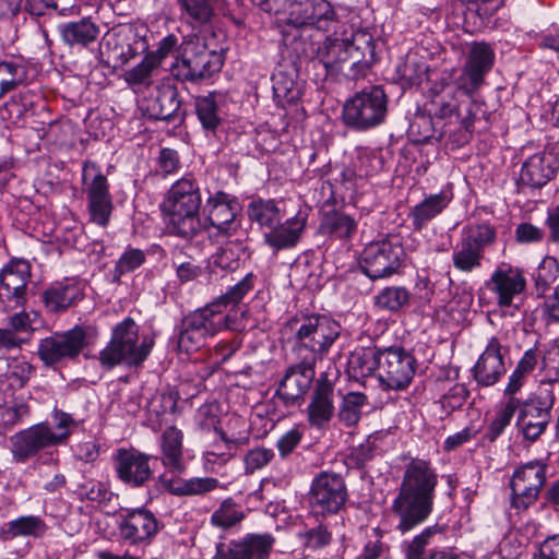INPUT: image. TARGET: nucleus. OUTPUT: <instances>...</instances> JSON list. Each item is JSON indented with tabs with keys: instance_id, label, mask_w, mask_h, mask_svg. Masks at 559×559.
Here are the masks:
<instances>
[{
	"instance_id": "f257e3e1",
	"label": "nucleus",
	"mask_w": 559,
	"mask_h": 559,
	"mask_svg": "<svg viewBox=\"0 0 559 559\" xmlns=\"http://www.w3.org/2000/svg\"><path fill=\"white\" fill-rule=\"evenodd\" d=\"M437 485L438 475L430 462L412 459L391 504L399 533L407 534L429 519L433 511Z\"/></svg>"
},
{
	"instance_id": "f03ea898",
	"label": "nucleus",
	"mask_w": 559,
	"mask_h": 559,
	"mask_svg": "<svg viewBox=\"0 0 559 559\" xmlns=\"http://www.w3.org/2000/svg\"><path fill=\"white\" fill-rule=\"evenodd\" d=\"M202 203L199 183L192 177H183L171 185L162 203L171 234L192 239L200 230Z\"/></svg>"
},
{
	"instance_id": "7ed1b4c3",
	"label": "nucleus",
	"mask_w": 559,
	"mask_h": 559,
	"mask_svg": "<svg viewBox=\"0 0 559 559\" xmlns=\"http://www.w3.org/2000/svg\"><path fill=\"white\" fill-rule=\"evenodd\" d=\"M264 12L273 14L277 23L296 28L313 27L328 32L337 22V14L329 0H252Z\"/></svg>"
},
{
	"instance_id": "20e7f679",
	"label": "nucleus",
	"mask_w": 559,
	"mask_h": 559,
	"mask_svg": "<svg viewBox=\"0 0 559 559\" xmlns=\"http://www.w3.org/2000/svg\"><path fill=\"white\" fill-rule=\"evenodd\" d=\"M153 344L148 337L140 341L139 325L133 319L126 318L112 329L110 341L99 352L98 360L107 370L119 365L139 367L151 354Z\"/></svg>"
},
{
	"instance_id": "39448f33",
	"label": "nucleus",
	"mask_w": 559,
	"mask_h": 559,
	"mask_svg": "<svg viewBox=\"0 0 559 559\" xmlns=\"http://www.w3.org/2000/svg\"><path fill=\"white\" fill-rule=\"evenodd\" d=\"M474 91L466 88V82H435L428 92V100L425 104L429 115L452 120L465 115H478L483 105L473 99Z\"/></svg>"
},
{
	"instance_id": "423d86ee",
	"label": "nucleus",
	"mask_w": 559,
	"mask_h": 559,
	"mask_svg": "<svg viewBox=\"0 0 559 559\" xmlns=\"http://www.w3.org/2000/svg\"><path fill=\"white\" fill-rule=\"evenodd\" d=\"M388 95L381 86L357 92L346 100L342 118L355 131H367L384 122L388 115Z\"/></svg>"
},
{
	"instance_id": "0eeeda50",
	"label": "nucleus",
	"mask_w": 559,
	"mask_h": 559,
	"mask_svg": "<svg viewBox=\"0 0 559 559\" xmlns=\"http://www.w3.org/2000/svg\"><path fill=\"white\" fill-rule=\"evenodd\" d=\"M347 500L348 490L341 474L322 471L313 477L308 492L312 513L322 518L336 515L345 510Z\"/></svg>"
},
{
	"instance_id": "6e6552de",
	"label": "nucleus",
	"mask_w": 559,
	"mask_h": 559,
	"mask_svg": "<svg viewBox=\"0 0 559 559\" xmlns=\"http://www.w3.org/2000/svg\"><path fill=\"white\" fill-rule=\"evenodd\" d=\"M294 323L296 347L309 350L313 359H323L342 332L341 324L325 316L312 314Z\"/></svg>"
},
{
	"instance_id": "1a4fd4ad",
	"label": "nucleus",
	"mask_w": 559,
	"mask_h": 559,
	"mask_svg": "<svg viewBox=\"0 0 559 559\" xmlns=\"http://www.w3.org/2000/svg\"><path fill=\"white\" fill-rule=\"evenodd\" d=\"M405 259V251L397 236H389L368 243L360 257L361 271L372 281L397 273Z\"/></svg>"
},
{
	"instance_id": "9d476101",
	"label": "nucleus",
	"mask_w": 559,
	"mask_h": 559,
	"mask_svg": "<svg viewBox=\"0 0 559 559\" xmlns=\"http://www.w3.org/2000/svg\"><path fill=\"white\" fill-rule=\"evenodd\" d=\"M222 66L221 55L207 49L199 38H190L181 44L180 57L174 68L183 81L195 82L212 76Z\"/></svg>"
},
{
	"instance_id": "9b49d317",
	"label": "nucleus",
	"mask_w": 559,
	"mask_h": 559,
	"mask_svg": "<svg viewBox=\"0 0 559 559\" xmlns=\"http://www.w3.org/2000/svg\"><path fill=\"white\" fill-rule=\"evenodd\" d=\"M207 214L209 233L215 238L246 236L241 228L240 204L235 195L224 191L211 194L204 206Z\"/></svg>"
},
{
	"instance_id": "f8f14e48",
	"label": "nucleus",
	"mask_w": 559,
	"mask_h": 559,
	"mask_svg": "<svg viewBox=\"0 0 559 559\" xmlns=\"http://www.w3.org/2000/svg\"><path fill=\"white\" fill-rule=\"evenodd\" d=\"M94 334V330L81 325L64 333H55L39 342L38 356L48 367L74 359L88 345Z\"/></svg>"
},
{
	"instance_id": "ddd939ff",
	"label": "nucleus",
	"mask_w": 559,
	"mask_h": 559,
	"mask_svg": "<svg viewBox=\"0 0 559 559\" xmlns=\"http://www.w3.org/2000/svg\"><path fill=\"white\" fill-rule=\"evenodd\" d=\"M82 182L88 200L91 221L102 227L109 223L112 201L109 185L99 166L91 160L83 163Z\"/></svg>"
},
{
	"instance_id": "4468645a",
	"label": "nucleus",
	"mask_w": 559,
	"mask_h": 559,
	"mask_svg": "<svg viewBox=\"0 0 559 559\" xmlns=\"http://www.w3.org/2000/svg\"><path fill=\"white\" fill-rule=\"evenodd\" d=\"M416 367L415 357L405 348L384 347L381 353L378 379L388 390H404L411 384Z\"/></svg>"
},
{
	"instance_id": "2eb2a0df",
	"label": "nucleus",
	"mask_w": 559,
	"mask_h": 559,
	"mask_svg": "<svg viewBox=\"0 0 559 559\" xmlns=\"http://www.w3.org/2000/svg\"><path fill=\"white\" fill-rule=\"evenodd\" d=\"M546 465L528 462L513 473L510 481L511 506L518 512L526 511L534 506L546 481Z\"/></svg>"
},
{
	"instance_id": "dca6fc26",
	"label": "nucleus",
	"mask_w": 559,
	"mask_h": 559,
	"mask_svg": "<svg viewBox=\"0 0 559 559\" xmlns=\"http://www.w3.org/2000/svg\"><path fill=\"white\" fill-rule=\"evenodd\" d=\"M152 456L134 448H119L112 457L114 469L120 483L131 489L147 487L154 479Z\"/></svg>"
},
{
	"instance_id": "f3484780",
	"label": "nucleus",
	"mask_w": 559,
	"mask_h": 559,
	"mask_svg": "<svg viewBox=\"0 0 559 559\" xmlns=\"http://www.w3.org/2000/svg\"><path fill=\"white\" fill-rule=\"evenodd\" d=\"M554 404L555 395L549 388H542L535 399L521 403L516 424L525 439L535 441L546 430Z\"/></svg>"
},
{
	"instance_id": "a211bd4d",
	"label": "nucleus",
	"mask_w": 559,
	"mask_h": 559,
	"mask_svg": "<svg viewBox=\"0 0 559 559\" xmlns=\"http://www.w3.org/2000/svg\"><path fill=\"white\" fill-rule=\"evenodd\" d=\"M69 437L68 431L55 432L47 424H37L10 438L15 462L24 463L40 450L57 445Z\"/></svg>"
},
{
	"instance_id": "6ab92c4d",
	"label": "nucleus",
	"mask_w": 559,
	"mask_h": 559,
	"mask_svg": "<svg viewBox=\"0 0 559 559\" xmlns=\"http://www.w3.org/2000/svg\"><path fill=\"white\" fill-rule=\"evenodd\" d=\"M31 278V267L25 261H13L0 272V308L10 311L22 307L26 301V289Z\"/></svg>"
},
{
	"instance_id": "aec40b11",
	"label": "nucleus",
	"mask_w": 559,
	"mask_h": 559,
	"mask_svg": "<svg viewBox=\"0 0 559 559\" xmlns=\"http://www.w3.org/2000/svg\"><path fill=\"white\" fill-rule=\"evenodd\" d=\"M316 371L313 364L304 360L288 366L280 381L275 395L285 406L299 405L311 388Z\"/></svg>"
},
{
	"instance_id": "412c9836",
	"label": "nucleus",
	"mask_w": 559,
	"mask_h": 559,
	"mask_svg": "<svg viewBox=\"0 0 559 559\" xmlns=\"http://www.w3.org/2000/svg\"><path fill=\"white\" fill-rule=\"evenodd\" d=\"M159 528L156 515L143 507L127 510L118 523L120 538L132 546L150 544Z\"/></svg>"
},
{
	"instance_id": "4be33fe9",
	"label": "nucleus",
	"mask_w": 559,
	"mask_h": 559,
	"mask_svg": "<svg viewBox=\"0 0 559 559\" xmlns=\"http://www.w3.org/2000/svg\"><path fill=\"white\" fill-rule=\"evenodd\" d=\"M206 307L194 310L185 316L176 328L177 348L189 354L201 348L207 337L215 335L213 321H211Z\"/></svg>"
},
{
	"instance_id": "5701e85b",
	"label": "nucleus",
	"mask_w": 559,
	"mask_h": 559,
	"mask_svg": "<svg viewBox=\"0 0 559 559\" xmlns=\"http://www.w3.org/2000/svg\"><path fill=\"white\" fill-rule=\"evenodd\" d=\"M559 170V158L548 150L528 156L522 164L516 181L518 190L542 189Z\"/></svg>"
},
{
	"instance_id": "b1692460",
	"label": "nucleus",
	"mask_w": 559,
	"mask_h": 559,
	"mask_svg": "<svg viewBox=\"0 0 559 559\" xmlns=\"http://www.w3.org/2000/svg\"><path fill=\"white\" fill-rule=\"evenodd\" d=\"M486 286L497 296V305L507 308L512 306L513 299L525 290L526 280L519 267L501 263L491 273Z\"/></svg>"
},
{
	"instance_id": "393cba45",
	"label": "nucleus",
	"mask_w": 559,
	"mask_h": 559,
	"mask_svg": "<svg viewBox=\"0 0 559 559\" xmlns=\"http://www.w3.org/2000/svg\"><path fill=\"white\" fill-rule=\"evenodd\" d=\"M145 111L155 120L178 121L183 120L179 92L171 82H162L155 87L154 93L145 99Z\"/></svg>"
},
{
	"instance_id": "a878e982",
	"label": "nucleus",
	"mask_w": 559,
	"mask_h": 559,
	"mask_svg": "<svg viewBox=\"0 0 559 559\" xmlns=\"http://www.w3.org/2000/svg\"><path fill=\"white\" fill-rule=\"evenodd\" d=\"M502 345L497 337H491L473 367V378L480 386H492L506 374Z\"/></svg>"
},
{
	"instance_id": "bb28decb",
	"label": "nucleus",
	"mask_w": 559,
	"mask_h": 559,
	"mask_svg": "<svg viewBox=\"0 0 559 559\" xmlns=\"http://www.w3.org/2000/svg\"><path fill=\"white\" fill-rule=\"evenodd\" d=\"M493 48L485 41H475L459 80L466 82V88L475 92L484 83V78L493 67Z\"/></svg>"
},
{
	"instance_id": "cd10ccee",
	"label": "nucleus",
	"mask_w": 559,
	"mask_h": 559,
	"mask_svg": "<svg viewBox=\"0 0 559 559\" xmlns=\"http://www.w3.org/2000/svg\"><path fill=\"white\" fill-rule=\"evenodd\" d=\"M333 397V383L326 377L318 379L307 406V419L311 427L325 429L329 426L335 412Z\"/></svg>"
},
{
	"instance_id": "c85d7f7f",
	"label": "nucleus",
	"mask_w": 559,
	"mask_h": 559,
	"mask_svg": "<svg viewBox=\"0 0 559 559\" xmlns=\"http://www.w3.org/2000/svg\"><path fill=\"white\" fill-rule=\"evenodd\" d=\"M308 210L300 209L295 216L278 223L264 233L265 243L275 251L295 248L300 241L308 222Z\"/></svg>"
},
{
	"instance_id": "c756f323",
	"label": "nucleus",
	"mask_w": 559,
	"mask_h": 559,
	"mask_svg": "<svg viewBox=\"0 0 559 559\" xmlns=\"http://www.w3.org/2000/svg\"><path fill=\"white\" fill-rule=\"evenodd\" d=\"M349 46L352 49V66L347 76L352 80L365 78L376 62L373 36L367 31L359 29L352 35Z\"/></svg>"
},
{
	"instance_id": "7c9ffc66",
	"label": "nucleus",
	"mask_w": 559,
	"mask_h": 559,
	"mask_svg": "<svg viewBox=\"0 0 559 559\" xmlns=\"http://www.w3.org/2000/svg\"><path fill=\"white\" fill-rule=\"evenodd\" d=\"M159 450L162 465L175 474H182L187 469L183 456V432L176 426H168L159 436Z\"/></svg>"
},
{
	"instance_id": "2f4dec72",
	"label": "nucleus",
	"mask_w": 559,
	"mask_h": 559,
	"mask_svg": "<svg viewBox=\"0 0 559 559\" xmlns=\"http://www.w3.org/2000/svg\"><path fill=\"white\" fill-rule=\"evenodd\" d=\"M157 481L162 489L177 497L202 496L219 486L218 479L214 477L168 478L166 473L160 474Z\"/></svg>"
},
{
	"instance_id": "473e14b6",
	"label": "nucleus",
	"mask_w": 559,
	"mask_h": 559,
	"mask_svg": "<svg viewBox=\"0 0 559 559\" xmlns=\"http://www.w3.org/2000/svg\"><path fill=\"white\" fill-rule=\"evenodd\" d=\"M349 39H326L319 58L313 61L314 67H321L325 76H333L341 72L345 63L352 66Z\"/></svg>"
},
{
	"instance_id": "72a5a7b5",
	"label": "nucleus",
	"mask_w": 559,
	"mask_h": 559,
	"mask_svg": "<svg viewBox=\"0 0 559 559\" xmlns=\"http://www.w3.org/2000/svg\"><path fill=\"white\" fill-rule=\"evenodd\" d=\"M452 201V194L445 191L426 195L423 201L414 205L408 217L414 230L424 229L429 222L440 215Z\"/></svg>"
},
{
	"instance_id": "f704fd0d",
	"label": "nucleus",
	"mask_w": 559,
	"mask_h": 559,
	"mask_svg": "<svg viewBox=\"0 0 559 559\" xmlns=\"http://www.w3.org/2000/svg\"><path fill=\"white\" fill-rule=\"evenodd\" d=\"M234 237V240L227 241L210 257L209 267L212 272H215V269L234 272L240 266L241 260L249 257L246 236Z\"/></svg>"
},
{
	"instance_id": "c9c22d12",
	"label": "nucleus",
	"mask_w": 559,
	"mask_h": 559,
	"mask_svg": "<svg viewBox=\"0 0 559 559\" xmlns=\"http://www.w3.org/2000/svg\"><path fill=\"white\" fill-rule=\"evenodd\" d=\"M357 221L349 214L331 210L323 213L319 233L334 240L348 241L356 235Z\"/></svg>"
},
{
	"instance_id": "e433bc0d",
	"label": "nucleus",
	"mask_w": 559,
	"mask_h": 559,
	"mask_svg": "<svg viewBox=\"0 0 559 559\" xmlns=\"http://www.w3.org/2000/svg\"><path fill=\"white\" fill-rule=\"evenodd\" d=\"M205 307L207 313L210 314L209 317L211 321L215 323V334L223 330L236 331L245 328L243 319L247 313L245 306H230L228 304L214 300L211 304L206 305Z\"/></svg>"
},
{
	"instance_id": "4c0bfd02",
	"label": "nucleus",
	"mask_w": 559,
	"mask_h": 559,
	"mask_svg": "<svg viewBox=\"0 0 559 559\" xmlns=\"http://www.w3.org/2000/svg\"><path fill=\"white\" fill-rule=\"evenodd\" d=\"M382 348L376 346H358L349 353L347 359V372L354 378H365L377 372L379 376V366Z\"/></svg>"
},
{
	"instance_id": "58836bf2",
	"label": "nucleus",
	"mask_w": 559,
	"mask_h": 559,
	"mask_svg": "<svg viewBox=\"0 0 559 559\" xmlns=\"http://www.w3.org/2000/svg\"><path fill=\"white\" fill-rule=\"evenodd\" d=\"M58 31L64 44L87 47L97 39L100 29L90 17H83L60 24Z\"/></svg>"
},
{
	"instance_id": "ea45409f",
	"label": "nucleus",
	"mask_w": 559,
	"mask_h": 559,
	"mask_svg": "<svg viewBox=\"0 0 559 559\" xmlns=\"http://www.w3.org/2000/svg\"><path fill=\"white\" fill-rule=\"evenodd\" d=\"M83 296L81 286L71 280L57 282L44 293L46 307L53 312L71 307Z\"/></svg>"
},
{
	"instance_id": "a19ab883",
	"label": "nucleus",
	"mask_w": 559,
	"mask_h": 559,
	"mask_svg": "<svg viewBox=\"0 0 559 559\" xmlns=\"http://www.w3.org/2000/svg\"><path fill=\"white\" fill-rule=\"evenodd\" d=\"M247 215L250 222L258 224L261 228L271 229L282 222L284 211L281 202L274 199H253L247 205Z\"/></svg>"
},
{
	"instance_id": "79ce46f5",
	"label": "nucleus",
	"mask_w": 559,
	"mask_h": 559,
	"mask_svg": "<svg viewBox=\"0 0 559 559\" xmlns=\"http://www.w3.org/2000/svg\"><path fill=\"white\" fill-rule=\"evenodd\" d=\"M217 98L216 93H209L207 95L198 96L194 99V109L198 120L206 134L211 135L216 134L224 121Z\"/></svg>"
},
{
	"instance_id": "37998d69",
	"label": "nucleus",
	"mask_w": 559,
	"mask_h": 559,
	"mask_svg": "<svg viewBox=\"0 0 559 559\" xmlns=\"http://www.w3.org/2000/svg\"><path fill=\"white\" fill-rule=\"evenodd\" d=\"M218 419L216 416H211L209 419L201 423L203 428H213L214 431L219 436L222 443L213 442L210 448L204 452V459L207 462L219 459L222 462H227L233 455L234 451L242 443L239 438H229L226 432L217 426Z\"/></svg>"
},
{
	"instance_id": "c03bdc74",
	"label": "nucleus",
	"mask_w": 559,
	"mask_h": 559,
	"mask_svg": "<svg viewBox=\"0 0 559 559\" xmlns=\"http://www.w3.org/2000/svg\"><path fill=\"white\" fill-rule=\"evenodd\" d=\"M477 115H465L457 120H448L443 126L442 136L454 147L467 144L474 132V122Z\"/></svg>"
},
{
	"instance_id": "a18cd8bd",
	"label": "nucleus",
	"mask_w": 559,
	"mask_h": 559,
	"mask_svg": "<svg viewBox=\"0 0 559 559\" xmlns=\"http://www.w3.org/2000/svg\"><path fill=\"white\" fill-rule=\"evenodd\" d=\"M428 66L423 57L415 52H408L404 60L396 67V74L405 86L418 85L426 78Z\"/></svg>"
},
{
	"instance_id": "49530a36",
	"label": "nucleus",
	"mask_w": 559,
	"mask_h": 559,
	"mask_svg": "<svg viewBox=\"0 0 559 559\" xmlns=\"http://www.w3.org/2000/svg\"><path fill=\"white\" fill-rule=\"evenodd\" d=\"M181 17L192 26L210 23L214 10L212 0H177Z\"/></svg>"
},
{
	"instance_id": "de8ad7c7",
	"label": "nucleus",
	"mask_w": 559,
	"mask_h": 559,
	"mask_svg": "<svg viewBox=\"0 0 559 559\" xmlns=\"http://www.w3.org/2000/svg\"><path fill=\"white\" fill-rule=\"evenodd\" d=\"M27 80V68L24 63L8 60L0 62V98L16 90Z\"/></svg>"
},
{
	"instance_id": "09e8293b",
	"label": "nucleus",
	"mask_w": 559,
	"mask_h": 559,
	"mask_svg": "<svg viewBox=\"0 0 559 559\" xmlns=\"http://www.w3.org/2000/svg\"><path fill=\"white\" fill-rule=\"evenodd\" d=\"M461 239L484 254L485 248L496 242L497 230L487 223L472 224L462 229Z\"/></svg>"
},
{
	"instance_id": "8fccbe9b",
	"label": "nucleus",
	"mask_w": 559,
	"mask_h": 559,
	"mask_svg": "<svg viewBox=\"0 0 559 559\" xmlns=\"http://www.w3.org/2000/svg\"><path fill=\"white\" fill-rule=\"evenodd\" d=\"M241 548L245 549L246 559H270L275 538L270 533L247 534L238 539Z\"/></svg>"
},
{
	"instance_id": "3c124183",
	"label": "nucleus",
	"mask_w": 559,
	"mask_h": 559,
	"mask_svg": "<svg viewBox=\"0 0 559 559\" xmlns=\"http://www.w3.org/2000/svg\"><path fill=\"white\" fill-rule=\"evenodd\" d=\"M559 276V263L552 257H545L533 275L536 297H546Z\"/></svg>"
},
{
	"instance_id": "603ef678",
	"label": "nucleus",
	"mask_w": 559,
	"mask_h": 559,
	"mask_svg": "<svg viewBox=\"0 0 559 559\" xmlns=\"http://www.w3.org/2000/svg\"><path fill=\"white\" fill-rule=\"evenodd\" d=\"M442 533V527L438 524L425 527L412 539L404 540L401 545L405 559H425L426 548L437 534Z\"/></svg>"
},
{
	"instance_id": "864d4df0",
	"label": "nucleus",
	"mask_w": 559,
	"mask_h": 559,
	"mask_svg": "<svg viewBox=\"0 0 559 559\" xmlns=\"http://www.w3.org/2000/svg\"><path fill=\"white\" fill-rule=\"evenodd\" d=\"M46 531L45 523L37 516H21L8 523V527L3 528L1 534L4 539H13L17 536L44 535Z\"/></svg>"
},
{
	"instance_id": "5fc2aeb1",
	"label": "nucleus",
	"mask_w": 559,
	"mask_h": 559,
	"mask_svg": "<svg viewBox=\"0 0 559 559\" xmlns=\"http://www.w3.org/2000/svg\"><path fill=\"white\" fill-rule=\"evenodd\" d=\"M159 68L160 64L158 63L156 57L148 56L146 53L139 64L126 72L124 80L130 86L147 87L151 85L152 79L159 70Z\"/></svg>"
},
{
	"instance_id": "6e6d98bb",
	"label": "nucleus",
	"mask_w": 559,
	"mask_h": 559,
	"mask_svg": "<svg viewBox=\"0 0 559 559\" xmlns=\"http://www.w3.org/2000/svg\"><path fill=\"white\" fill-rule=\"evenodd\" d=\"M108 53V63L112 62L115 68L122 67L136 56V51L129 43H123L117 34L107 35L100 44Z\"/></svg>"
},
{
	"instance_id": "4d7b16f0",
	"label": "nucleus",
	"mask_w": 559,
	"mask_h": 559,
	"mask_svg": "<svg viewBox=\"0 0 559 559\" xmlns=\"http://www.w3.org/2000/svg\"><path fill=\"white\" fill-rule=\"evenodd\" d=\"M411 294L404 286H389L376 297L374 304L383 310L395 312L409 304Z\"/></svg>"
},
{
	"instance_id": "13d9d810",
	"label": "nucleus",
	"mask_w": 559,
	"mask_h": 559,
	"mask_svg": "<svg viewBox=\"0 0 559 559\" xmlns=\"http://www.w3.org/2000/svg\"><path fill=\"white\" fill-rule=\"evenodd\" d=\"M367 403V396L360 392L347 393L340 406L338 418L346 427L355 426L361 417V408Z\"/></svg>"
},
{
	"instance_id": "bf43d9fd",
	"label": "nucleus",
	"mask_w": 559,
	"mask_h": 559,
	"mask_svg": "<svg viewBox=\"0 0 559 559\" xmlns=\"http://www.w3.org/2000/svg\"><path fill=\"white\" fill-rule=\"evenodd\" d=\"M484 254L462 239L452 254L453 266L464 273H469L481 266Z\"/></svg>"
},
{
	"instance_id": "052dcab7",
	"label": "nucleus",
	"mask_w": 559,
	"mask_h": 559,
	"mask_svg": "<svg viewBox=\"0 0 559 559\" xmlns=\"http://www.w3.org/2000/svg\"><path fill=\"white\" fill-rule=\"evenodd\" d=\"M521 401L516 397L507 400L502 408L497 413L495 419L490 423L486 432V438L492 442L495 441L511 423L512 417L519 409Z\"/></svg>"
},
{
	"instance_id": "680f3d73",
	"label": "nucleus",
	"mask_w": 559,
	"mask_h": 559,
	"mask_svg": "<svg viewBox=\"0 0 559 559\" xmlns=\"http://www.w3.org/2000/svg\"><path fill=\"white\" fill-rule=\"evenodd\" d=\"M245 518L243 512L239 509L233 499L224 500L217 510L211 515V523L219 528H229L240 523Z\"/></svg>"
},
{
	"instance_id": "e2e57ef3",
	"label": "nucleus",
	"mask_w": 559,
	"mask_h": 559,
	"mask_svg": "<svg viewBox=\"0 0 559 559\" xmlns=\"http://www.w3.org/2000/svg\"><path fill=\"white\" fill-rule=\"evenodd\" d=\"M297 538L305 548L318 550L331 544L332 532L329 530L328 525L321 523L314 527L298 532Z\"/></svg>"
},
{
	"instance_id": "0e129e2a",
	"label": "nucleus",
	"mask_w": 559,
	"mask_h": 559,
	"mask_svg": "<svg viewBox=\"0 0 559 559\" xmlns=\"http://www.w3.org/2000/svg\"><path fill=\"white\" fill-rule=\"evenodd\" d=\"M146 260V254L139 248L128 247L115 264V278L139 269Z\"/></svg>"
},
{
	"instance_id": "69168bd1",
	"label": "nucleus",
	"mask_w": 559,
	"mask_h": 559,
	"mask_svg": "<svg viewBox=\"0 0 559 559\" xmlns=\"http://www.w3.org/2000/svg\"><path fill=\"white\" fill-rule=\"evenodd\" d=\"M274 96L283 102L292 103L298 99L299 88L297 83L283 71L273 74Z\"/></svg>"
},
{
	"instance_id": "338daca9",
	"label": "nucleus",
	"mask_w": 559,
	"mask_h": 559,
	"mask_svg": "<svg viewBox=\"0 0 559 559\" xmlns=\"http://www.w3.org/2000/svg\"><path fill=\"white\" fill-rule=\"evenodd\" d=\"M255 275L248 273L241 281L230 287L224 295L215 299V301L228 304L230 306L240 305L243 297L253 289Z\"/></svg>"
},
{
	"instance_id": "774afa93",
	"label": "nucleus",
	"mask_w": 559,
	"mask_h": 559,
	"mask_svg": "<svg viewBox=\"0 0 559 559\" xmlns=\"http://www.w3.org/2000/svg\"><path fill=\"white\" fill-rule=\"evenodd\" d=\"M76 491L82 499L97 502L99 504L110 501L112 496L103 483L94 479H88L83 484H80Z\"/></svg>"
}]
</instances>
